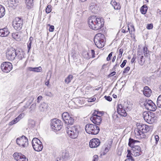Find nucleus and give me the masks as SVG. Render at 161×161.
<instances>
[{"label":"nucleus","mask_w":161,"mask_h":161,"mask_svg":"<svg viewBox=\"0 0 161 161\" xmlns=\"http://www.w3.org/2000/svg\"><path fill=\"white\" fill-rule=\"evenodd\" d=\"M51 128L55 131L59 130L62 128V125L61 121L57 119H54L51 121Z\"/></svg>","instance_id":"nucleus-8"},{"label":"nucleus","mask_w":161,"mask_h":161,"mask_svg":"<svg viewBox=\"0 0 161 161\" xmlns=\"http://www.w3.org/2000/svg\"><path fill=\"white\" fill-rule=\"evenodd\" d=\"M153 129L152 126H149L143 124H140L137 125V128L135 130L134 132L136 135L140 136L142 137L144 134L149 131H151Z\"/></svg>","instance_id":"nucleus-2"},{"label":"nucleus","mask_w":161,"mask_h":161,"mask_svg":"<svg viewBox=\"0 0 161 161\" xmlns=\"http://www.w3.org/2000/svg\"><path fill=\"white\" fill-rule=\"evenodd\" d=\"M155 114L157 115L156 117L158 116L161 114V111L159 109H157L156 110Z\"/></svg>","instance_id":"nucleus-43"},{"label":"nucleus","mask_w":161,"mask_h":161,"mask_svg":"<svg viewBox=\"0 0 161 161\" xmlns=\"http://www.w3.org/2000/svg\"><path fill=\"white\" fill-rule=\"evenodd\" d=\"M88 24L90 28L97 30L100 29L103 26L104 22L102 18L92 16L89 18Z\"/></svg>","instance_id":"nucleus-1"},{"label":"nucleus","mask_w":161,"mask_h":161,"mask_svg":"<svg viewBox=\"0 0 161 161\" xmlns=\"http://www.w3.org/2000/svg\"><path fill=\"white\" fill-rule=\"evenodd\" d=\"M126 62L127 60H124L120 65L121 67V68H123L125 65Z\"/></svg>","instance_id":"nucleus-44"},{"label":"nucleus","mask_w":161,"mask_h":161,"mask_svg":"<svg viewBox=\"0 0 161 161\" xmlns=\"http://www.w3.org/2000/svg\"><path fill=\"white\" fill-rule=\"evenodd\" d=\"M32 146L35 150L40 151L42 150L43 146L42 142L37 138H33L32 141Z\"/></svg>","instance_id":"nucleus-9"},{"label":"nucleus","mask_w":161,"mask_h":161,"mask_svg":"<svg viewBox=\"0 0 161 161\" xmlns=\"http://www.w3.org/2000/svg\"><path fill=\"white\" fill-rule=\"evenodd\" d=\"M24 113L21 114L17 117L10 122L9 123V125H12L16 123L24 117Z\"/></svg>","instance_id":"nucleus-21"},{"label":"nucleus","mask_w":161,"mask_h":161,"mask_svg":"<svg viewBox=\"0 0 161 161\" xmlns=\"http://www.w3.org/2000/svg\"><path fill=\"white\" fill-rule=\"evenodd\" d=\"M5 13L4 7L1 5H0V18L3 17Z\"/></svg>","instance_id":"nucleus-30"},{"label":"nucleus","mask_w":161,"mask_h":161,"mask_svg":"<svg viewBox=\"0 0 161 161\" xmlns=\"http://www.w3.org/2000/svg\"><path fill=\"white\" fill-rule=\"evenodd\" d=\"M136 58V57H135V56H133V57L132 58L131 60V63H133L135 61Z\"/></svg>","instance_id":"nucleus-56"},{"label":"nucleus","mask_w":161,"mask_h":161,"mask_svg":"<svg viewBox=\"0 0 161 161\" xmlns=\"http://www.w3.org/2000/svg\"><path fill=\"white\" fill-rule=\"evenodd\" d=\"M42 96H39L37 98V102L38 103H40V101L42 99Z\"/></svg>","instance_id":"nucleus-51"},{"label":"nucleus","mask_w":161,"mask_h":161,"mask_svg":"<svg viewBox=\"0 0 161 161\" xmlns=\"http://www.w3.org/2000/svg\"><path fill=\"white\" fill-rule=\"evenodd\" d=\"M22 21L19 18H16L13 22V25L15 29L17 30H20L22 28Z\"/></svg>","instance_id":"nucleus-15"},{"label":"nucleus","mask_w":161,"mask_h":161,"mask_svg":"<svg viewBox=\"0 0 161 161\" xmlns=\"http://www.w3.org/2000/svg\"><path fill=\"white\" fill-rule=\"evenodd\" d=\"M105 36L101 33L97 34L95 36L94 41L96 46L98 48H102L105 45Z\"/></svg>","instance_id":"nucleus-4"},{"label":"nucleus","mask_w":161,"mask_h":161,"mask_svg":"<svg viewBox=\"0 0 161 161\" xmlns=\"http://www.w3.org/2000/svg\"><path fill=\"white\" fill-rule=\"evenodd\" d=\"M12 36L14 39L18 40L20 37V33L19 32L13 33L12 34Z\"/></svg>","instance_id":"nucleus-32"},{"label":"nucleus","mask_w":161,"mask_h":161,"mask_svg":"<svg viewBox=\"0 0 161 161\" xmlns=\"http://www.w3.org/2000/svg\"><path fill=\"white\" fill-rule=\"evenodd\" d=\"M119 65V64H118L117 62L116 63V64L114 65V67L113 68V69L115 70V67H117V66H118Z\"/></svg>","instance_id":"nucleus-58"},{"label":"nucleus","mask_w":161,"mask_h":161,"mask_svg":"<svg viewBox=\"0 0 161 161\" xmlns=\"http://www.w3.org/2000/svg\"><path fill=\"white\" fill-rule=\"evenodd\" d=\"M143 93L146 96L149 97L151 94L152 91L148 86H145L144 88Z\"/></svg>","instance_id":"nucleus-24"},{"label":"nucleus","mask_w":161,"mask_h":161,"mask_svg":"<svg viewBox=\"0 0 161 161\" xmlns=\"http://www.w3.org/2000/svg\"><path fill=\"white\" fill-rule=\"evenodd\" d=\"M28 70L30 71L38 72H40L42 71V68L41 66L34 68L29 67L28 68Z\"/></svg>","instance_id":"nucleus-29"},{"label":"nucleus","mask_w":161,"mask_h":161,"mask_svg":"<svg viewBox=\"0 0 161 161\" xmlns=\"http://www.w3.org/2000/svg\"><path fill=\"white\" fill-rule=\"evenodd\" d=\"M116 74V72L115 71H113L111 73H110L108 76V77H111L114 75Z\"/></svg>","instance_id":"nucleus-52"},{"label":"nucleus","mask_w":161,"mask_h":161,"mask_svg":"<svg viewBox=\"0 0 161 161\" xmlns=\"http://www.w3.org/2000/svg\"><path fill=\"white\" fill-rule=\"evenodd\" d=\"M97 115H100L101 117L103 114V113L102 112L97 111Z\"/></svg>","instance_id":"nucleus-49"},{"label":"nucleus","mask_w":161,"mask_h":161,"mask_svg":"<svg viewBox=\"0 0 161 161\" xmlns=\"http://www.w3.org/2000/svg\"><path fill=\"white\" fill-rule=\"evenodd\" d=\"M31 42H29L28 45H27V47L28 49V52H29L31 48Z\"/></svg>","instance_id":"nucleus-41"},{"label":"nucleus","mask_w":161,"mask_h":161,"mask_svg":"<svg viewBox=\"0 0 161 161\" xmlns=\"http://www.w3.org/2000/svg\"><path fill=\"white\" fill-rule=\"evenodd\" d=\"M13 66L11 63L8 62H4L1 65V68L3 72L8 73L12 69Z\"/></svg>","instance_id":"nucleus-11"},{"label":"nucleus","mask_w":161,"mask_h":161,"mask_svg":"<svg viewBox=\"0 0 161 161\" xmlns=\"http://www.w3.org/2000/svg\"><path fill=\"white\" fill-rule=\"evenodd\" d=\"M9 33L10 32L7 27L0 29V36L1 37L7 36Z\"/></svg>","instance_id":"nucleus-20"},{"label":"nucleus","mask_w":161,"mask_h":161,"mask_svg":"<svg viewBox=\"0 0 161 161\" xmlns=\"http://www.w3.org/2000/svg\"><path fill=\"white\" fill-rule=\"evenodd\" d=\"M154 140H155V143L154 145H155L157 144V143L158 142V141L159 140V137L158 136L155 135L154 136Z\"/></svg>","instance_id":"nucleus-36"},{"label":"nucleus","mask_w":161,"mask_h":161,"mask_svg":"<svg viewBox=\"0 0 161 161\" xmlns=\"http://www.w3.org/2000/svg\"><path fill=\"white\" fill-rule=\"evenodd\" d=\"M131 154H132L128 153L127 155V157L128 158H130V160L131 161H134V159L131 155Z\"/></svg>","instance_id":"nucleus-37"},{"label":"nucleus","mask_w":161,"mask_h":161,"mask_svg":"<svg viewBox=\"0 0 161 161\" xmlns=\"http://www.w3.org/2000/svg\"><path fill=\"white\" fill-rule=\"evenodd\" d=\"M153 25L152 23L147 24L146 27L147 28L148 30H150L153 28Z\"/></svg>","instance_id":"nucleus-38"},{"label":"nucleus","mask_w":161,"mask_h":161,"mask_svg":"<svg viewBox=\"0 0 161 161\" xmlns=\"http://www.w3.org/2000/svg\"><path fill=\"white\" fill-rule=\"evenodd\" d=\"M143 117L145 121L149 124H152L154 122L157 118V117L153 113L147 112L143 113Z\"/></svg>","instance_id":"nucleus-7"},{"label":"nucleus","mask_w":161,"mask_h":161,"mask_svg":"<svg viewBox=\"0 0 161 161\" xmlns=\"http://www.w3.org/2000/svg\"><path fill=\"white\" fill-rule=\"evenodd\" d=\"M33 37L31 36L30 38L29 39V42H32L33 40Z\"/></svg>","instance_id":"nucleus-59"},{"label":"nucleus","mask_w":161,"mask_h":161,"mask_svg":"<svg viewBox=\"0 0 161 161\" xmlns=\"http://www.w3.org/2000/svg\"><path fill=\"white\" fill-rule=\"evenodd\" d=\"M98 7L95 3H91L89 7L90 10L92 13H97L98 12Z\"/></svg>","instance_id":"nucleus-23"},{"label":"nucleus","mask_w":161,"mask_h":161,"mask_svg":"<svg viewBox=\"0 0 161 161\" xmlns=\"http://www.w3.org/2000/svg\"><path fill=\"white\" fill-rule=\"evenodd\" d=\"M90 119L92 122L96 125H99L102 120L100 115H98L97 118L92 117Z\"/></svg>","instance_id":"nucleus-22"},{"label":"nucleus","mask_w":161,"mask_h":161,"mask_svg":"<svg viewBox=\"0 0 161 161\" xmlns=\"http://www.w3.org/2000/svg\"><path fill=\"white\" fill-rule=\"evenodd\" d=\"M67 132L71 138H76L79 134V127L77 126H69L67 127Z\"/></svg>","instance_id":"nucleus-5"},{"label":"nucleus","mask_w":161,"mask_h":161,"mask_svg":"<svg viewBox=\"0 0 161 161\" xmlns=\"http://www.w3.org/2000/svg\"><path fill=\"white\" fill-rule=\"evenodd\" d=\"M123 52V50L122 49H120L119 50V55H120V57L121 56Z\"/></svg>","instance_id":"nucleus-54"},{"label":"nucleus","mask_w":161,"mask_h":161,"mask_svg":"<svg viewBox=\"0 0 161 161\" xmlns=\"http://www.w3.org/2000/svg\"><path fill=\"white\" fill-rule=\"evenodd\" d=\"M48 108V105L47 104L43 102L41 104L39 107V109L41 111H44L47 110Z\"/></svg>","instance_id":"nucleus-28"},{"label":"nucleus","mask_w":161,"mask_h":161,"mask_svg":"<svg viewBox=\"0 0 161 161\" xmlns=\"http://www.w3.org/2000/svg\"><path fill=\"white\" fill-rule=\"evenodd\" d=\"M14 158L17 161H28V159L21 153H15L13 154Z\"/></svg>","instance_id":"nucleus-16"},{"label":"nucleus","mask_w":161,"mask_h":161,"mask_svg":"<svg viewBox=\"0 0 161 161\" xmlns=\"http://www.w3.org/2000/svg\"><path fill=\"white\" fill-rule=\"evenodd\" d=\"M143 104L146 108L148 110L154 111L156 109L157 107L156 105L153 102L150 100L145 101Z\"/></svg>","instance_id":"nucleus-12"},{"label":"nucleus","mask_w":161,"mask_h":161,"mask_svg":"<svg viewBox=\"0 0 161 161\" xmlns=\"http://www.w3.org/2000/svg\"><path fill=\"white\" fill-rule=\"evenodd\" d=\"M113 52L110 53L108 55V57L107 58V60L108 61H109L111 59V58Z\"/></svg>","instance_id":"nucleus-40"},{"label":"nucleus","mask_w":161,"mask_h":161,"mask_svg":"<svg viewBox=\"0 0 161 161\" xmlns=\"http://www.w3.org/2000/svg\"><path fill=\"white\" fill-rule=\"evenodd\" d=\"M157 13L160 15H161V11L159 9L157 10Z\"/></svg>","instance_id":"nucleus-60"},{"label":"nucleus","mask_w":161,"mask_h":161,"mask_svg":"<svg viewBox=\"0 0 161 161\" xmlns=\"http://www.w3.org/2000/svg\"><path fill=\"white\" fill-rule=\"evenodd\" d=\"M96 99V98L95 97H93V98H92L91 99H90V102H93V101H95Z\"/></svg>","instance_id":"nucleus-61"},{"label":"nucleus","mask_w":161,"mask_h":161,"mask_svg":"<svg viewBox=\"0 0 161 161\" xmlns=\"http://www.w3.org/2000/svg\"><path fill=\"white\" fill-rule=\"evenodd\" d=\"M98 156L97 155H94L93 157V161H96L98 160Z\"/></svg>","instance_id":"nucleus-46"},{"label":"nucleus","mask_w":161,"mask_h":161,"mask_svg":"<svg viewBox=\"0 0 161 161\" xmlns=\"http://www.w3.org/2000/svg\"><path fill=\"white\" fill-rule=\"evenodd\" d=\"M157 104L159 108H161V94L158 97L157 101Z\"/></svg>","instance_id":"nucleus-34"},{"label":"nucleus","mask_w":161,"mask_h":161,"mask_svg":"<svg viewBox=\"0 0 161 161\" xmlns=\"http://www.w3.org/2000/svg\"><path fill=\"white\" fill-rule=\"evenodd\" d=\"M137 60L139 64L142 65L145 63V59L144 58V55L142 53L139 52L137 53Z\"/></svg>","instance_id":"nucleus-19"},{"label":"nucleus","mask_w":161,"mask_h":161,"mask_svg":"<svg viewBox=\"0 0 161 161\" xmlns=\"http://www.w3.org/2000/svg\"><path fill=\"white\" fill-rule=\"evenodd\" d=\"M91 53L92 55V57L94 58L95 57V51L93 50H91Z\"/></svg>","instance_id":"nucleus-55"},{"label":"nucleus","mask_w":161,"mask_h":161,"mask_svg":"<svg viewBox=\"0 0 161 161\" xmlns=\"http://www.w3.org/2000/svg\"><path fill=\"white\" fill-rule=\"evenodd\" d=\"M124 106H123L121 104H118V105L117 113L121 116L126 117L127 114L125 110Z\"/></svg>","instance_id":"nucleus-18"},{"label":"nucleus","mask_w":161,"mask_h":161,"mask_svg":"<svg viewBox=\"0 0 161 161\" xmlns=\"http://www.w3.org/2000/svg\"><path fill=\"white\" fill-rule=\"evenodd\" d=\"M51 6L50 5H47L46 9V12L47 14L50 13L52 10Z\"/></svg>","instance_id":"nucleus-35"},{"label":"nucleus","mask_w":161,"mask_h":161,"mask_svg":"<svg viewBox=\"0 0 161 161\" xmlns=\"http://www.w3.org/2000/svg\"><path fill=\"white\" fill-rule=\"evenodd\" d=\"M49 31L50 32H53L54 30V26L53 25H50Z\"/></svg>","instance_id":"nucleus-47"},{"label":"nucleus","mask_w":161,"mask_h":161,"mask_svg":"<svg viewBox=\"0 0 161 161\" xmlns=\"http://www.w3.org/2000/svg\"><path fill=\"white\" fill-rule=\"evenodd\" d=\"M26 7L28 9H31L33 7V0H25Z\"/></svg>","instance_id":"nucleus-27"},{"label":"nucleus","mask_w":161,"mask_h":161,"mask_svg":"<svg viewBox=\"0 0 161 161\" xmlns=\"http://www.w3.org/2000/svg\"><path fill=\"white\" fill-rule=\"evenodd\" d=\"M34 100L33 98H30V100L29 101V102H28L26 103V107L27 108L28 107V106H29L32 102L33 100Z\"/></svg>","instance_id":"nucleus-39"},{"label":"nucleus","mask_w":161,"mask_h":161,"mask_svg":"<svg viewBox=\"0 0 161 161\" xmlns=\"http://www.w3.org/2000/svg\"><path fill=\"white\" fill-rule=\"evenodd\" d=\"M25 53L22 50L16 51V56L19 60H21L24 57Z\"/></svg>","instance_id":"nucleus-25"},{"label":"nucleus","mask_w":161,"mask_h":161,"mask_svg":"<svg viewBox=\"0 0 161 161\" xmlns=\"http://www.w3.org/2000/svg\"><path fill=\"white\" fill-rule=\"evenodd\" d=\"M148 51V50L147 48V47H144L143 48V52L144 53H147V52Z\"/></svg>","instance_id":"nucleus-53"},{"label":"nucleus","mask_w":161,"mask_h":161,"mask_svg":"<svg viewBox=\"0 0 161 161\" xmlns=\"http://www.w3.org/2000/svg\"><path fill=\"white\" fill-rule=\"evenodd\" d=\"M138 142H139L131 138L129 139L128 145L131 147L132 155L135 157L139 156L142 153L141 147L138 145H134L135 143Z\"/></svg>","instance_id":"nucleus-3"},{"label":"nucleus","mask_w":161,"mask_h":161,"mask_svg":"<svg viewBox=\"0 0 161 161\" xmlns=\"http://www.w3.org/2000/svg\"><path fill=\"white\" fill-rule=\"evenodd\" d=\"M46 95L48 96L52 97L53 96V94L50 92H47L46 93Z\"/></svg>","instance_id":"nucleus-48"},{"label":"nucleus","mask_w":161,"mask_h":161,"mask_svg":"<svg viewBox=\"0 0 161 161\" xmlns=\"http://www.w3.org/2000/svg\"><path fill=\"white\" fill-rule=\"evenodd\" d=\"M97 111L95 110L94 113L92 115H93L92 117H95L97 118V117L98 116V115H97Z\"/></svg>","instance_id":"nucleus-50"},{"label":"nucleus","mask_w":161,"mask_h":161,"mask_svg":"<svg viewBox=\"0 0 161 161\" xmlns=\"http://www.w3.org/2000/svg\"><path fill=\"white\" fill-rule=\"evenodd\" d=\"M104 97L106 100L109 101H111L112 100V97L110 96H105Z\"/></svg>","instance_id":"nucleus-45"},{"label":"nucleus","mask_w":161,"mask_h":161,"mask_svg":"<svg viewBox=\"0 0 161 161\" xmlns=\"http://www.w3.org/2000/svg\"><path fill=\"white\" fill-rule=\"evenodd\" d=\"M16 142L18 145L23 147H26L28 144V139L24 136L17 138Z\"/></svg>","instance_id":"nucleus-10"},{"label":"nucleus","mask_w":161,"mask_h":161,"mask_svg":"<svg viewBox=\"0 0 161 161\" xmlns=\"http://www.w3.org/2000/svg\"><path fill=\"white\" fill-rule=\"evenodd\" d=\"M130 69V67L129 66L126 67L123 72V73H127L129 71Z\"/></svg>","instance_id":"nucleus-42"},{"label":"nucleus","mask_w":161,"mask_h":161,"mask_svg":"<svg viewBox=\"0 0 161 161\" xmlns=\"http://www.w3.org/2000/svg\"><path fill=\"white\" fill-rule=\"evenodd\" d=\"M49 84V81L48 80L47 82H46L45 83V84L46 86H48Z\"/></svg>","instance_id":"nucleus-64"},{"label":"nucleus","mask_w":161,"mask_h":161,"mask_svg":"<svg viewBox=\"0 0 161 161\" xmlns=\"http://www.w3.org/2000/svg\"><path fill=\"white\" fill-rule=\"evenodd\" d=\"M62 118L66 124L72 125L74 123V119L70 117L67 112L63 113Z\"/></svg>","instance_id":"nucleus-14"},{"label":"nucleus","mask_w":161,"mask_h":161,"mask_svg":"<svg viewBox=\"0 0 161 161\" xmlns=\"http://www.w3.org/2000/svg\"><path fill=\"white\" fill-rule=\"evenodd\" d=\"M16 51L13 48H10L7 50L6 52V57L9 60H13L16 57Z\"/></svg>","instance_id":"nucleus-13"},{"label":"nucleus","mask_w":161,"mask_h":161,"mask_svg":"<svg viewBox=\"0 0 161 161\" xmlns=\"http://www.w3.org/2000/svg\"><path fill=\"white\" fill-rule=\"evenodd\" d=\"M111 4L114 7V8L116 10H119L121 8L120 4L119 3H117L114 0H112Z\"/></svg>","instance_id":"nucleus-26"},{"label":"nucleus","mask_w":161,"mask_h":161,"mask_svg":"<svg viewBox=\"0 0 161 161\" xmlns=\"http://www.w3.org/2000/svg\"><path fill=\"white\" fill-rule=\"evenodd\" d=\"M100 144V140L97 138H93L89 142V146L91 148H95L98 147Z\"/></svg>","instance_id":"nucleus-17"},{"label":"nucleus","mask_w":161,"mask_h":161,"mask_svg":"<svg viewBox=\"0 0 161 161\" xmlns=\"http://www.w3.org/2000/svg\"><path fill=\"white\" fill-rule=\"evenodd\" d=\"M147 9V6L146 5H144L142 7L140 10L142 14H145L146 13Z\"/></svg>","instance_id":"nucleus-33"},{"label":"nucleus","mask_w":161,"mask_h":161,"mask_svg":"<svg viewBox=\"0 0 161 161\" xmlns=\"http://www.w3.org/2000/svg\"><path fill=\"white\" fill-rule=\"evenodd\" d=\"M73 76L71 75H69L68 77L65 79L64 81L66 84H68L73 79Z\"/></svg>","instance_id":"nucleus-31"},{"label":"nucleus","mask_w":161,"mask_h":161,"mask_svg":"<svg viewBox=\"0 0 161 161\" xmlns=\"http://www.w3.org/2000/svg\"><path fill=\"white\" fill-rule=\"evenodd\" d=\"M85 130L87 133L95 135L98 133L100 129L96 125L92 124H88L86 125Z\"/></svg>","instance_id":"nucleus-6"},{"label":"nucleus","mask_w":161,"mask_h":161,"mask_svg":"<svg viewBox=\"0 0 161 161\" xmlns=\"http://www.w3.org/2000/svg\"><path fill=\"white\" fill-rule=\"evenodd\" d=\"M116 56H114L113 57V59H112V62H114L115 60V59H116Z\"/></svg>","instance_id":"nucleus-62"},{"label":"nucleus","mask_w":161,"mask_h":161,"mask_svg":"<svg viewBox=\"0 0 161 161\" xmlns=\"http://www.w3.org/2000/svg\"><path fill=\"white\" fill-rule=\"evenodd\" d=\"M149 51H148L147 52V53H144V54L143 55H145V54H146V56H148L150 54L149 53Z\"/></svg>","instance_id":"nucleus-63"},{"label":"nucleus","mask_w":161,"mask_h":161,"mask_svg":"<svg viewBox=\"0 0 161 161\" xmlns=\"http://www.w3.org/2000/svg\"><path fill=\"white\" fill-rule=\"evenodd\" d=\"M36 103H34L32 104V105H31V108L32 107L34 108H35V107H36Z\"/></svg>","instance_id":"nucleus-57"}]
</instances>
